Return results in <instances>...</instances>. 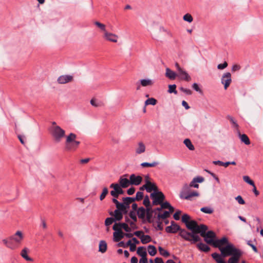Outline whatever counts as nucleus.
<instances>
[{"instance_id": "obj_18", "label": "nucleus", "mask_w": 263, "mask_h": 263, "mask_svg": "<svg viewBox=\"0 0 263 263\" xmlns=\"http://www.w3.org/2000/svg\"><path fill=\"white\" fill-rule=\"evenodd\" d=\"M199 193L197 191H193L188 193L186 195H184L181 199H186L188 200H192V198L194 197H198Z\"/></svg>"}, {"instance_id": "obj_27", "label": "nucleus", "mask_w": 263, "mask_h": 263, "mask_svg": "<svg viewBox=\"0 0 263 263\" xmlns=\"http://www.w3.org/2000/svg\"><path fill=\"white\" fill-rule=\"evenodd\" d=\"M3 242L9 248L14 249L16 248L15 245L13 243L11 240H10V237L8 239H3Z\"/></svg>"}, {"instance_id": "obj_64", "label": "nucleus", "mask_w": 263, "mask_h": 263, "mask_svg": "<svg viewBox=\"0 0 263 263\" xmlns=\"http://www.w3.org/2000/svg\"><path fill=\"white\" fill-rule=\"evenodd\" d=\"M157 227H155V229L156 230H163V227L162 226V222L160 221L159 220V221H157Z\"/></svg>"}, {"instance_id": "obj_63", "label": "nucleus", "mask_w": 263, "mask_h": 263, "mask_svg": "<svg viewBox=\"0 0 263 263\" xmlns=\"http://www.w3.org/2000/svg\"><path fill=\"white\" fill-rule=\"evenodd\" d=\"M227 66H228V63H227V62H224L222 64H218L217 66V68L219 69H223L225 68H226Z\"/></svg>"}, {"instance_id": "obj_4", "label": "nucleus", "mask_w": 263, "mask_h": 263, "mask_svg": "<svg viewBox=\"0 0 263 263\" xmlns=\"http://www.w3.org/2000/svg\"><path fill=\"white\" fill-rule=\"evenodd\" d=\"M51 134L54 139V140L58 143L60 142L62 139L65 136V132L59 126H53L51 128Z\"/></svg>"}, {"instance_id": "obj_53", "label": "nucleus", "mask_w": 263, "mask_h": 263, "mask_svg": "<svg viewBox=\"0 0 263 263\" xmlns=\"http://www.w3.org/2000/svg\"><path fill=\"white\" fill-rule=\"evenodd\" d=\"M143 203L146 207L150 206V201L148 195L145 196Z\"/></svg>"}, {"instance_id": "obj_10", "label": "nucleus", "mask_w": 263, "mask_h": 263, "mask_svg": "<svg viewBox=\"0 0 263 263\" xmlns=\"http://www.w3.org/2000/svg\"><path fill=\"white\" fill-rule=\"evenodd\" d=\"M216 235L215 233L212 231H209L203 236L204 240L208 244H213L214 243L215 240H213L214 238H215Z\"/></svg>"}, {"instance_id": "obj_36", "label": "nucleus", "mask_w": 263, "mask_h": 263, "mask_svg": "<svg viewBox=\"0 0 263 263\" xmlns=\"http://www.w3.org/2000/svg\"><path fill=\"white\" fill-rule=\"evenodd\" d=\"M197 222L195 220H191L190 222L186 224V228L191 230V231L192 230L195 228V227L197 225Z\"/></svg>"}, {"instance_id": "obj_33", "label": "nucleus", "mask_w": 263, "mask_h": 263, "mask_svg": "<svg viewBox=\"0 0 263 263\" xmlns=\"http://www.w3.org/2000/svg\"><path fill=\"white\" fill-rule=\"evenodd\" d=\"M231 74L230 72L225 73L221 79V82H231Z\"/></svg>"}, {"instance_id": "obj_11", "label": "nucleus", "mask_w": 263, "mask_h": 263, "mask_svg": "<svg viewBox=\"0 0 263 263\" xmlns=\"http://www.w3.org/2000/svg\"><path fill=\"white\" fill-rule=\"evenodd\" d=\"M103 38L109 42L113 43H117L118 39V36L112 33L108 32L107 31L104 33Z\"/></svg>"}, {"instance_id": "obj_22", "label": "nucleus", "mask_w": 263, "mask_h": 263, "mask_svg": "<svg viewBox=\"0 0 263 263\" xmlns=\"http://www.w3.org/2000/svg\"><path fill=\"white\" fill-rule=\"evenodd\" d=\"M29 252L28 248H24L21 252V256L27 261H32L33 260L32 258L28 256L27 254Z\"/></svg>"}, {"instance_id": "obj_59", "label": "nucleus", "mask_w": 263, "mask_h": 263, "mask_svg": "<svg viewBox=\"0 0 263 263\" xmlns=\"http://www.w3.org/2000/svg\"><path fill=\"white\" fill-rule=\"evenodd\" d=\"M192 87L196 91L199 92L200 93H202V91L201 89L199 88L197 83H193Z\"/></svg>"}, {"instance_id": "obj_47", "label": "nucleus", "mask_w": 263, "mask_h": 263, "mask_svg": "<svg viewBox=\"0 0 263 263\" xmlns=\"http://www.w3.org/2000/svg\"><path fill=\"white\" fill-rule=\"evenodd\" d=\"M108 193V189L106 187H104L103 189V191L102 194H101L100 196V199L101 200H103L107 195V194Z\"/></svg>"}, {"instance_id": "obj_51", "label": "nucleus", "mask_w": 263, "mask_h": 263, "mask_svg": "<svg viewBox=\"0 0 263 263\" xmlns=\"http://www.w3.org/2000/svg\"><path fill=\"white\" fill-rule=\"evenodd\" d=\"M183 20L185 21H186L187 22H189V23H191L193 21V17L192 16L189 14V13H187L186 14H185L184 16H183Z\"/></svg>"}, {"instance_id": "obj_14", "label": "nucleus", "mask_w": 263, "mask_h": 263, "mask_svg": "<svg viewBox=\"0 0 263 263\" xmlns=\"http://www.w3.org/2000/svg\"><path fill=\"white\" fill-rule=\"evenodd\" d=\"M204 179L203 177L197 176L193 178L192 181L190 182V185L191 187L198 189L199 187V184L197 183H202L203 182Z\"/></svg>"}, {"instance_id": "obj_23", "label": "nucleus", "mask_w": 263, "mask_h": 263, "mask_svg": "<svg viewBox=\"0 0 263 263\" xmlns=\"http://www.w3.org/2000/svg\"><path fill=\"white\" fill-rule=\"evenodd\" d=\"M119 185L122 188H126L130 184V181L127 178H124L122 177H121L119 180Z\"/></svg>"}, {"instance_id": "obj_58", "label": "nucleus", "mask_w": 263, "mask_h": 263, "mask_svg": "<svg viewBox=\"0 0 263 263\" xmlns=\"http://www.w3.org/2000/svg\"><path fill=\"white\" fill-rule=\"evenodd\" d=\"M235 200L240 204H245V201L242 198V197L240 195H238L235 198Z\"/></svg>"}, {"instance_id": "obj_61", "label": "nucleus", "mask_w": 263, "mask_h": 263, "mask_svg": "<svg viewBox=\"0 0 263 263\" xmlns=\"http://www.w3.org/2000/svg\"><path fill=\"white\" fill-rule=\"evenodd\" d=\"M181 212L180 210H178L174 214L173 217L176 220H178L180 219V214H181Z\"/></svg>"}, {"instance_id": "obj_5", "label": "nucleus", "mask_w": 263, "mask_h": 263, "mask_svg": "<svg viewBox=\"0 0 263 263\" xmlns=\"http://www.w3.org/2000/svg\"><path fill=\"white\" fill-rule=\"evenodd\" d=\"M151 197L153 199V204L157 205L162 203L165 199V196L162 192H153L151 194Z\"/></svg>"}, {"instance_id": "obj_16", "label": "nucleus", "mask_w": 263, "mask_h": 263, "mask_svg": "<svg viewBox=\"0 0 263 263\" xmlns=\"http://www.w3.org/2000/svg\"><path fill=\"white\" fill-rule=\"evenodd\" d=\"M137 213L139 218L142 219V222L145 223L146 222V220L145 219L146 210L143 207L141 206L137 210Z\"/></svg>"}, {"instance_id": "obj_60", "label": "nucleus", "mask_w": 263, "mask_h": 263, "mask_svg": "<svg viewBox=\"0 0 263 263\" xmlns=\"http://www.w3.org/2000/svg\"><path fill=\"white\" fill-rule=\"evenodd\" d=\"M90 104L91 105L95 107H98L100 106V103L99 102H97L96 100L95 99H92L90 100Z\"/></svg>"}, {"instance_id": "obj_41", "label": "nucleus", "mask_w": 263, "mask_h": 263, "mask_svg": "<svg viewBox=\"0 0 263 263\" xmlns=\"http://www.w3.org/2000/svg\"><path fill=\"white\" fill-rule=\"evenodd\" d=\"M158 250L160 252V253L161 255L163 256L164 257H167L170 256V253L167 250H164L163 248H162L161 247H158Z\"/></svg>"}, {"instance_id": "obj_37", "label": "nucleus", "mask_w": 263, "mask_h": 263, "mask_svg": "<svg viewBox=\"0 0 263 263\" xmlns=\"http://www.w3.org/2000/svg\"><path fill=\"white\" fill-rule=\"evenodd\" d=\"M183 143L190 150L193 151L195 149L194 145L192 144L190 139H185Z\"/></svg>"}, {"instance_id": "obj_13", "label": "nucleus", "mask_w": 263, "mask_h": 263, "mask_svg": "<svg viewBox=\"0 0 263 263\" xmlns=\"http://www.w3.org/2000/svg\"><path fill=\"white\" fill-rule=\"evenodd\" d=\"M142 181V178L140 176H136L132 174L129 177L130 184L135 185H139Z\"/></svg>"}, {"instance_id": "obj_26", "label": "nucleus", "mask_w": 263, "mask_h": 263, "mask_svg": "<svg viewBox=\"0 0 263 263\" xmlns=\"http://www.w3.org/2000/svg\"><path fill=\"white\" fill-rule=\"evenodd\" d=\"M198 249L203 252H208L210 250V248L202 242H199L197 245Z\"/></svg>"}, {"instance_id": "obj_1", "label": "nucleus", "mask_w": 263, "mask_h": 263, "mask_svg": "<svg viewBox=\"0 0 263 263\" xmlns=\"http://www.w3.org/2000/svg\"><path fill=\"white\" fill-rule=\"evenodd\" d=\"M220 251L223 257L231 256L228 260V263H238L243 253L233 244H228L225 247L220 248Z\"/></svg>"}, {"instance_id": "obj_31", "label": "nucleus", "mask_w": 263, "mask_h": 263, "mask_svg": "<svg viewBox=\"0 0 263 263\" xmlns=\"http://www.w3.org/2000/svg\"><path fill=\"white\" fill-rule=\"evenodd\" d=\"M114 240L116 242H119L124 237V233L122 231L119 232H114Z\"/></svg>"}, {"instance_id": "obj_6", "label": "nucleus", "mask_w": 263, "mask_h": 263, "mask_svg": "<svg viewBox=\"0 0 263 263\" xmlns=\"http://www.w3.org/2000/svg\"><path fill=\"white\" fill-rule=\"evenodd\" d=\"M116 206L117 209H116L114 212H110L109 215L112 216H115L116 219L118 220V221H120L123 218V215H122L121 211L125 210V207L123 205V203L121 202Z\"/></svg>"}, {"instance_id": "obj_42", "label": "nucleus", "mask_w": 263, "mask_h": 263, "mask_svg": "<svg viewBox=\"0 0 263 263\" xmlns=\"http://www.w3.org/2000/svg\"><path fill=\"white\" fill-rule=\"evenodd\" d=\"M170 216V212L164 211L163 214H158L157 218L159 220L160 219H164Z\"/></svg>"}, {"instance_id": "obj_40", "label": "nucleus", "mask_w": 263, "mask_h": 263, "mask_svg": "<svg viewBox=\"0 0 263 263\" xmlns=\"http://www.w3.org/2000/svg\"><path fill=\"white\" fill-rule=\"evenodd\" d=\"M157 103V100L153 98H148L145 101V105L147 106L148 105H155Z\"/></svg>"}, {"instance_id": "obj_32", "label": "nucleus", "mask_w": 263, "mask_h": 263, "mask_svg": "<svg viewBox=\"0 0 263 263\" xmlns=\"http://www.w3.org/2000/svg\"><path fill=\"white\" fill-rule=\"evenodd\" d=\"M141 241L143 244H146L151 241L152 238L149 235H143L140 237Z\"/></svg>"}, {"instance_id": "obj_39", "label": "nucleus", "mask_w": 263, "mask_h": 263, "mask_svg": "<svg viewBox=\"0 0 263 263\" xmlns=\"http://www.w3.org/2000/svg\"><path fill=\"white\" fill-rule=\"evenodd\" d=\"M159 164L158 162L154 161L152 163L143 162L141 164L142 167H155Z\"/></svg>"}, {"instance_id": "obj_35", "label": "nucleus", "mask_w": 263, "mask_h": 263, "mask_svg": "<svg viewBox=\"0 0 263 263\" xmlns=\"http://www.w3.org/2000/svg\"><path fill=\"white\" fill-rule=\"evenodd\" d=\"M208 227L203 224L200 225V232L199 234H200L201 236L203 237L205 235L206 231L208 230Z\"/></svg>"}, {"instance_id": "obj_25", "label": "nucleus", "mask_w": 263, "mask_h": 263, "mask_svg": "<svg viewBox=\"0 0 263 263\" xmlns=\"http://www.w3.org/2000/svg\"><path fill=\"white\" fill-rule=\"evenodd\" d=\"M145 146L142 142H140L138 144V146L136 148V153L137 154H141L145 151Z\"/></svg>"}, {"instance_id": "obj_48", "label": "nucleus", "mask_w": 263, "mask_h": 263, "mask_svg": "<svg viewBox=\"0 0 263 263\" xmlns=\"http://www.w3.org/2000/svg\"><path fill=\"white\" fill-rule=\"evenodd\" d=\"M176 86L175 84L170 85L168 86V91L170 93H174L175 94H177V91L176 90Z\"/></svg>"}, {"instance_id": "obj_55", "label": "nucleus", "mask_w": 263, "mask_h": 263, "mask_svg": "<svg viewBox=\"0 0 263 263\" xmlns=\"http://www.w3.org/2000/svg\"><path fill=\"white\" fill-rule=\"evenodd\" d=\"M153 214V213H148L145 214L146 215V221L147 222L150 223L153 222V220L152 219Z\"/></svg>"}, {"instance_id": "obj_15", "label": "nucleus", "mask_w": 263, "mask_h": 263, "mask_svg": "<svg viewBox=\"0 0 263 263\" xmlns=\"http://www.w3.org/2000/svg\"><path fill=\"white\" fill-rule=\"evenodd\" d=\"M177 72H175L170 69L169 68H166L165 76L171 81H174L177 77Z\"/></svg>"}, {"instance_id": "obj_29", "label": "nucleus", "mask_w": 263, "mask_h": 263, "mask_svg": "<svg viewBox=\"0 0 263 263\" xmlns=\"http://www.w3.org/2000/svg\"><path fill=\"white\" fill-rule=\"evenodd\" d=\"M212 257L216 261L217 263H224V261L223 260L222 258L221 257L222 255H219V254L217 253H214L211 254Z\"/></svg>"}, {"instance_id": "obj_57", "label": "nucleus", "mask_w": 263, "mask_h": 263, "mask_svg": "<svg viewBox=\"0 0 263 263\" xmlns=\"http://www.w3.org/2000/svg\"><path fill=\"white\" fill-rule=\"evenodd\" d=\"M146 182L147 184H148L149 186H152L153 191H154V192H159L158 191V187L155 184L152 183L150 181H147Z\"/></svg>"}, {"instance_id": "obj_8", "label": "nucleus", "mask_w": 263, "mask_h": 263, "mask_svg": "<svg viewBox=\"0 0 263 263\" xmlns=\"http://www.w3.org/2000/svg\"><path fill=\"white\" fill-rule=\"evenodd\" d=\"M171 224V226L165 228V231L167 233H176L179 231L180 233L181 230H185V229H181L180 227L174 221H172Z\"/></svg>"}, {"instance_id": "obj_12", "label": "nucleus", "mask_w": 263, "mask_h": 263, "mask_svg": "<svg viewBox=\"0 0 263 263\" xmlns=\"http://www.w3.org/2000/svg\"><path fill=\"white\" fill-rule=\"evenodd\" d=\"M228 244L230 243H229L228 238L226 237H223L221 239L215 240L213 246L216 248H218L220 250V248H222L221 247V246L224 245H227L226 246H227Z\"/></svg>"}, {"instance_id": "obj_49", "label": "nucleus", "mask_w": 263, "mask_h": 263, "mask_svg": "<svg viewBox=\"0 0 263 263\" xmlns=\"http://www.w3.org/2000/svg\"><path fill=\"white\" fill-rule=\"evenodd\" d=\"M243 180L249 184L254 186V182L253 180H251L250 177L248 176H243Z\"/></svg>"}, {"instance_id": "obj_50", "label": "nucleus", "mask_w": 263, "mask_h": 263, "mask_svg": "<svg viewBox=\"0 0 263 263\" xmlns=\"http://www.w3.org/2000/svg\"><path fill=\"white\" fill-rule=\"evenodd\" d=\"M190 219V216L186 214H183L182 216V221L183 223H185V225H186V224L190 222L189 221Z\"/></svg>"}, {"instance_id": "obj_3", "label": "nucleus", "mask_w": 263, "mask_h": 263, "mask_svg": "<svg viewBox=\"0 0 263 263\" xmlns=\"http://www.w3.org/2000/svg\"><path fill=\"white\" fill-rule=\"evenodd\" d=\"M76 135L73 133H70L66 137L65 147L66 151H73L78 148L80 142L76 140Z\"/></svg>"}, {"instance_id": "obj_46", "label": "nucleus", "mask_w": 263, "mask_h": 263, "mask_svg": "<svg viewBox=\"0 0 263 263\" xmlns=\"http://www.w3.org/2000/svg\"><path fill=\"white\" fill-rule=\"evenodd\" d=\"M227 119L230 120V121L233 124L234 127H235L237 129L238 128V127H239L238 124L237 123L236 121L234 120V119L232 117H231L230 116H228Z\"/></svg>"}, {"instance_id": "obj_21", "label": "nucleus", "mask_w": 263, "mask_h": 263, "mask_svg": "<svg viewBox=\"0 0 263 263\" xmlns=\"http://www.w3.org/2000/svg\"><path fill=\"white\" fill-rule=\"evenodd\" d=\"M123 200V205L125 208L129 209V204L135 201V199H134V197H123L122 198Z\"/></svg>"}, {"instance_id": "obj_54", "label": "nucleus", "mask_w": 263, "mask_h": 263, "mask_svg": "<svg viewBox=\"0 0 263 263\" xmlns=\"http://www.w3.org/2000/svg\"><path fill=\"white\" fill-rule=\"evenodd\" d=\"M122 229H123L126 232H130L132 230L126 223H121Z\"/></svg>"}, {"instance_id": "obj_30", "label": "nucleus", "mask_w": 263, "mask_h": 263, "mask_svg": "<svg viewBox=\"0 0 263 263\" xmlns=\"http://www.w3.org/2000/svg\"><path fill=\"white\" fill-rule=\"evenodd\" d=\"M137 253L138 255L140 256L141 257H146L147 252L146 251V249L144 247H139L138 248Z\"/></svg>"}, {"instance_id": "obj_17", "label": "nucleus", "mask_w": 263, "mask_h": 263, "mask_svg": "<svg viewBox=\"0 0 263 263\" xmlns=\"http://www.w3.org/2000/svg\"><path fill=\"white\" fill-rule=\"evenodd\" d=\"M73 81V77L71 75H62L59 77L58 82H70Z\"/></svg>"}, {"instance_id": "obj_9", "label": "nucleus", "mask_w": 263, "mask_h": 263, "mask_svg": "<svg viewBox=\"0 0 263 263\" xmlns=\"http://www.w3.org/2000/svg\"><path fill=\"white\" fill-rule=\"evenodd\" d=\"M177 77H178V79L180 80L186 82H189L192 80L190 76L183 69H180L179 71L177 72Z\"/></svg>"}, {"instance_id": "obj_24", "label": "nucleus", "mask_w": 263, "mask_h": 263, "mask_svg": "<svg viewBox=\"0 0 263 263\" xmlns=\"http://www.w3.org/2000/svg\"><path fill=\"white\" fill-rule=\"evenodd\" d=\"M110 187L115 190L119 195H122L124 193L122 189V187L120 186L118 183H112L110 185Z\"/></svg>"}, {"instance_id": "obj_56", "label": "nucleus", "mask_w": 263, "mask_h": 263, "mask_svg": "<svg viewBox=\"0 0 263 263\" xmlns=\"http://www.w3.org/2000/svg\"><path fill=\"white\" fill-rule=\"evenodd\" d=\"M129 216L134 222H136L137 221V218L136 217V213L134 211H130Z\"/></svg>"}, {"instance_id": "obj_52", "label": "nucleus", "mask_w": 263, "mask_h": 263, "mask_svg": "<svg viewBox=\"0 0 263 263\" xmlns=\"http://www.w3.org/2000/svg\"><path fill=\"white\" fill-rule=\"evenodd\" d=\"M143 197V193L142 192H138L136 193V197H134V199L135 200L139 201L142 199Z\"/></svg>"}, {"instance_id": "obj_2", "label": "nucleus", "mask_w": 263, "mask_h": 263, "mask_svg": "<svg viewBox=\"0 0 263 263\" xmlns=\"http://www.w3.org/2000/svg\"><path fill=\"white\" fill-rule=\"evenodd\" d=\"M200 232V225L198 224L194 228L191 232L186 230H181L179 235L184 240L190 241L191 243L194 244L197 242L201 241V238L198 235Z\"/></svg>"}, {"instance_id": "obj_43", "label": "nucleus", "mask_w": 263, "mask_h": 263, "mask_svg": "<svg viewBox=\"0 0 263 263\" xmlns=\"http://www.w3.org/2000/svg\"><path fill=\"white\" fill-rule=\"evenodd\" d=\"M112 229L115 231V232H119L122 231L121 223L116 222L113 226Z\"/></svg>"}, {"instance_id": "obj_34", "label": "nucleus", "mask_w": 263, "mask_h": 263, "mask_svg": "<svg viewBox=\"0 0 263 263\" xmlns=\"http://www.w3.org/2000/svg\"><path fill=\"white\" fill-rule=\"evenodd\" d=\"M147 250L149 254L152 256H155L157 253V250L154 246L149 245L147 247Z\"/></svg>"}, {"instance_id": "obj_28", "label": "nucleus", "mask_w": 263, "mask_h": 263, "mask_svg": "<svg viewBox=\"0 0 263 263\" xmlns=\"http://www.w3.org/2000/svg\"><path fill=\"white\" fill-rule=\"evenodd\" d=\"M107 250V243L104 240H101L99 242V251L104 253Z\"/></svg>"}, {"instance_id": "obj_45", "label": "nucleus", "mask_w": 263, "mask_h": 263, "mask_svg": "<svg viewBox=\"0 0 263 263\" xmlns=\"http://www.w3.org/2000/svg\"><path fill=\"white\" fill-rule=\"evenodd\" d=\"M95 25H96L98 28H99L101 30L104 31H106L105 25L103 24L100 23L99 22L96 21L94 22Z\"/></svg>"}, {"instance_id": "obj_62", "label": "nucleus", "mask_w": 263, "mask_h": 263, "mask_svg": "<svg viewBox=\"0 0 263 263\" xmlns=\"http://www.w3.org/2000/svg\"><path fill=\"white\" fill-rule=\"evenodd\" d=\"M180 89L187 95H190L192 94V91L189 89L180 87Z\"/></svg>"}, {"instance_id": "obj_7", "label": "nucleus", "mask_w": 263, "mask_h": 263, "mask_svg": "<svg viewBox=\"0 0 263 263\" xmlns=\"http://www.w3.org/2000/svg\"><path fill=\"white\" fill-rule=\"evenodd\" d=\"M23 238L24 236L22 232L20 231H17L14 234L10 236V240L17 247V246L21 243Z\"/></svg>"}, {"instance_id": "obj_38", "label": "nucleus", "mask_w": 263, "mask_h": 263, "mask_svg": "<svg viewBox=\"0 0 263 263\" xmlns=\"http://www.w3.org/2000/svg\"><path fill=\"white\" fill-rule=\"evenodd\" d=\"M116 221H118V220L116 219L115 216H114V217H108L105 219V225L106 226H109V225L111 224L114 222H115Z\"/></svg>"}, {"instance_id": "obj_20", "label": "nucleus", "mask_w": 263, "mask_h": 263, "mask_svg": "<svg viewBox=\"0 0 263 263\" xmlns=\"http://www.w3.org/2000/svg\"><path fill=\"white\" fill-rule=\"evenodd\" d=\"M238 136L241 142L244 143L246 145H249L250 144V139L247 135L245 134H241L239 131H238Z\"/></svg>"}, {"instance_id": "obj_44", "label": "nucleus", "mask_w": 263, "mask_h": 263, "mask_svg": "<svg viewBox=\"0 0 263 263\" xmlns=\"http://www.w3.org/2000/svg\"><path fill=\"white\" fill-rule=\"evenodd\" d=\"M200 211L206 214H212L213 212V210L211 208L208 206L201 208Z\"/></svg>"}, {"instance_id": "obj_19", "label": "nucleus", "mask_w": 263, "mask_h": 263, "mask_svg": "<svg viewBox=\"0 0 263 263\" xmlns=\"http://www.w3.org/2000/svg\"><path fill=\"white\" fill-rule=\"evenodd\" d=\"M190 187L191 186L189 184H187V183L184 184L179 194L180 198L186 195L188 193L190 192Z\"/></svg>"}]
</instances>
